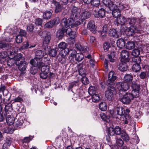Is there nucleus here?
Returning a JSON list of instances; mask_svg holds the SVG:
<instances>
[{"instance_id":"1","label":"nucleus","mask_w":149,"mask_h":149,"mask_svg":"<svg viewBox=\"0 0 149 149\" xmlns=\"http://www.w3.org/2000/svg\"><path fill=\"white\" fill-rule=\"evenodd\" d=\"M116 93V88L113 86H109L107 90L105 92V96L107 100L110 101L109 104L111 105V102L114 99V95Z\"/></svg>"},{"instance_id":"2","label":"nucleus","mask_w":149,"mask_h":149,"mask_svg":"<svg viewBox=\"0 0 149 149\" xmlns=\"http://www.w3.org/2000/svg\"><path fill=\"white\" fill-rule=\"evenodd\" d=\"M116 87L119 91V95L122 97L125 92L130 88V85L126 82H119L116 83Z\"/></svg>"},{"instance_id":"3","label":"nucleus","mask_w":149,"mask_h":149,"mask_svg":"<svg viewBox=\"0 0 149 149\" xmlns=\"http://www.w3.org/2000/svg\"><path fill=\"white\" fill-rule=\"evenodd\" d=\"M50 60L49 58H47L46 56L44 57L42 60H41V62L40 65L38 68H41V71L42 72H48L49 65L50 64Z\"/></svg>"},{"instance_id":"4","label":"nucleus","mask_w":149,"mask_h":149,"mask_svg":"<svg viewBox=\"0 0 149 149\" xmlns=\"http://www.w3.org/2000/svg\"><path fill=\"white\" fill-rule=\"evenodd\" d=\"M103 0L102 2L104 4L109 8L114 9L117 7L119 3L120 2L121 0Z\"/></svg>"},{"instance_id":"5","label":"nucleus","mask_w":149,"mask_h":149,"mask_svg":"<svg viewBox=\"0 0 149 149\" xmlns=\"http://www.w3.org/2000/svg\"><path fill=\"white\" fill-rule=\"evenodd\" d=\"M131 87L132 89L131 92L135 95V97H138L140 93V85L135 82H132Z\"/></svg>"},{"instance_id":"6","label":"nucleus","mask_w":149,"mask_h":149,"mask_svg":"<svg viewBox=\"0 0 149 149\" xmlns=\"http://www.w3.org/2000/svg\"><path fill=\"white\" fill-rule=\"evenodd\" d=\"M81 11V9L75 6H73L71 9V17L74 18V19H78Z\"/></svg>"},{"instance_id":"7","label":"nucleus","mask_w":149,"mask_h":149,"mask_svg":"<svg viewBox=\"0 0 149 149\" xmlns=\"http://www.w3.org/2000/svg\"><path fill=\"white\" fill-rule=\"evenodd\" d=\"M127 22V20L123 16H120L116 19V22L117 24H120L121 25V30L122 31H125L127 30L126 28L123 29L124 26L125 27L124 24L125 22Z\"/></svg>"},{"instance_id":"8","label":"nucleus","mask_w":149,"mask_h":149,"mask_svg":"<svg viewBox=\"0 0 149 149\" xmlns=\"http://www.w3.org/2000/svg\"><path fill=\"white\" fill-rule=\"evenodd\" d=\"M108 79L107 81V84L111 85H113L114 81L116 79V77L115 72L113 71H112L109 72L108 74Z\"/></svg>"},{"instance_id":"9","label":"nucleus","mask_w":149,"mask_h":149,"mask_svg":"<svg viewBox=\"0 0 149 149\" xmlns=\"http://www.w3.org/2000/svg\"><path fill=\"white\" fill-rule=\"evenodd\" d=\"M68 53L60 52L56 57L58 61L61 64L65 63L67 60L66 56Z\"/></svg>"},{"instance_id":"10","label":"nucleus","mask_w":149,"mask_h":149,"mask_svg":"<svg viewBox=\"0 0 149 149\" xmlns=\"http://www.w3.org/2000/svg\"><path fill=\"white\" fill-rule=\"evenodd\" d=\"M120 56L121 62H128L129 61L130 54L128 51L126 50H122L120 53Z\"/></svg>"},{"instance_id":"11","label":"nucleus","mask_w":149,"mask_h":149,"mask_svg":"<svg viewBox=\"0 0 149 149\" xmlns=\"http://www.w3.org/2000/svg\"><path fill=\"white\" fill-rule=\"evenodd\" d=\"M91 16V14L89 12L84 10L80 13L78 19L81 21H84L89 18Z\"/></svg>"},{"instance_id":"12","label":"nucleus","mask_w":149,"mask_h":149,"mask_svg":"<svg viewBox=\"0 0 149 149\" xmlns=\"http://www.w3.org/2000/svg\"><path fill=\"white\" fill-rule=\"evenodd\" d=\"M67 44L64 42H62L59 43L58 45V48L60 49L61 51L60 52L69 53V50L67 47Z\"/></svg>"},{"instance_id":"13","label":"nucleus","mask_w":149,"mask_h":149,"mask_svg":"<svg viewBox=\"0 0 149 149\" xmlns=\"http://www.w3.org/2000/svg\"><path fill=\"white\" fill-rule=\"evenodd\" d=\"M139 31V29L136 26H131L127 29V35L129 36H134V33H137Z\"/></svg>"},{"instance_id":"14","label":"nucleus","mask_w":149,"mask_h":149,"mask_svg":"<svg viewBox=\"0 0 149 149\" xmlns=\"http://www.w3.org/2000/svg\"><path fill=\"white\" fill-rule=\"evenodd\" d=\"M15 64L16 65L18 66V69L21 71H24L27 65V63L24 61L17 62L15 63Z\"/></svg>"},{"instance_id":"15","label":"nucleus","mask_w":149,"mask_h":149,"mask_svg":"<svg viewBox=\"0 0 149 149\" xmlns=\"http://www.w3.org/2000/svg\"><path fill=\"white\" fill-rule=\"evenodd\" d=\"M41 62V60L38 58H35L31 60L30 62V63L33 67H36L38 68L40 66Z\"/></svg>"},{"instance_id":"16","label":"nucleus","mask_w":149,"mask_h":149,"mask_svg":"<svg viewBox=\"0 0 149 149\" xmlns=\"http://www.w3.org/2000/svg\"><path fill=\"white\" fill-rule=\"evenodd\" d=\"M120 119L123 121V123L124 124H127L129 122L130 123L132 121L131 116L127 113H125L122 116H121Z\"/></svg>"},{"instance_id":"17","label":"nucleus","mask_w":149,"mask_h":149,"mask_svg":"<svg viewBox=\"0 0 149 149\" xmlns=\"http://www.w3.org/2000/svg\"><path fill=\"white\" fill-rule=\"evenodd\" d=\"M75 54V57L76 60L78 61H80L83 59L84 56L83 54L81 53H76L75 51H74L72 53L70 54V56L73 57Z\"/></svg>"},{"instance_id":"18","label":"nucleus","mask_w":149,"mask_h":149,"mask_svg":"<svg viewBox=\"0 0 149 149\" xmlns=\"http://www.w3.org/2000/svg\"><path fill=\"white\" fill-rule=\"evenodd\" d=\"M127 62L121 61V63L117 66L118 70L122 72L126 71L128 69V66L126 63Z\"/></svg>"},{"instance_id":"19","label":"nucleus","mask_w":149,"mask_h":149,"mask_svg":"<svg viewBox=\"0 0 149 149\" xmlns=\"http://www.w3.org/2000/svg\"><path fill=\"white\" fill-rule=\"evenodd\" d=\"M35 56L36 58H41V60H42L43 58L45 56H46L47 58H49L48 56V55L46 53L43 52L42 51L40 50H38L36 52Z\"/></svg>"},{"instance_id":"20","label":"nucleus","mask_w":149,"mask_h":149,"mask_svg":"<svg viewBox=\"0 0 149 149\" xmlns=\"http://www.w3.org/2000/svg\"><path fill=\"white\" fill-rule=\"evenodd\" d=\"M105 11L104 9L101 8L97 12L95 11L94 13V16L96 18H103L105 15Z\"/></svg>"},{"instance_id":"21","label":"nucleus","mask_w":149,"mask_h":149,"mask_svg":"<svg viewBox=\"0 0 149 149\" xmlns=\"http://www.w3.org/2000/svg\"><path fill=\"white\" fill-rule=\"evenodd\" d=\"M111 10H112V14L113 16L116 18H117L121 16V12L120 10L119 9H117V8H115L114 9H111V8H109Z\"/></svg>"},{"instance_id":"22","label":"nucleus","mask_w":149,"mask_h":149,"mask_svg":"<svg viewBox=\"0 0 149 149\" xmlns=\"http://www.w3.org/2000/svg\"><path fill=\"white\" fill-rule=\"evenodd\" d=\"M87 28L90 30L93 33L96 32V29L95 22L93 21H90L88 23L87 26Z\"/></svg>"},{"instance_id":"23","label":"nucleus","mask_w":149,"mask_h":149,"mask_svg":"<svg viewBox=\"0 0 149 149\" xmlns=\"http://www.w3.org/2000/svg\"><path fill=\"white\" fill-rule=\"evenodd\" d=\"M6 118V122L9 125H12L13 124L15 119L12 115H8L6 116V117L3 116V118Z\"/></svg>"},{"instance_id":"24","label":"nucleus","mask_w":149,"mask_h":149,"mask_svg":"<svg viewBox=\"0 0 149 149\" xmlns=\"http://www.w3.org/2000/svg\"><path fill=\"white\" fill-rule=\"evenodd\" d=\"M52 3L55 6V12L56 13H58L61 10V7L59 2L54 1L52 0Z\"/></svg>"},{"instance_id":"25","label":"nucleus","mask_w":149,"mask_h":149,"mask_svg":"<svg viewBox=\"0 0 149 149\" xmlns=\"http://www.w3.org/2000/svg\"><path fill=\"white\" fill-rule=\"evenodd\" d=\"M65 30L64 27H63L62 29H59L56 33V37L59 39H61L63 38Z\"/></svg>"},{"instance_id":"26","label":"nucleus","mask_w":149,"mask_h":149,"mask_svg":"<svg viewBox=\"0 0 149 149\" xmlns=\"http://www.w3.org/2000/svg\"><path fill=\"white\" fill-rule=\"evenodd\" d=\"M109 34L110 36L115 38H118L119 37L118 32L116 29H113L109 30Z\"/></svg>"},{"instance_id":"27","label":"nucleus","mask_w":149,"mask_h":149,"mask_svg":"<svg viewBox=\"0 0 149 149\" xmlns=\"http://www.w3.org/2000/svg\"><path fill=\"white\" fill-rule=\"evenodd\" d=\"M117 45L118 47L120 48H123L125 45V42L124 40L123 39H118L117 41Z\"/></svg>"},{"instance_id":"28","label":"nucleus","mask_w":149,"mask_h":149,"mask_svg":"<svg viewBox=\"0 0 149 149\" xmlns=\"http://www.w3.org/2000/svg\"><path fill=\"white\" fill-rule=\"evenodd\" d=\"M11 48V46L10 44L3 43L1 41H0V48H4L8 50Z\"/></svg>"},{"instance_id":"29","label":"nucleus","mask_w":149,"mask_h":149,"mask_svg":"<svg viewBox=\"0 0 149 149\" xmlns=\"http://www.w3.org/2000/svg\"><path fill=\"white\" fill-rule=\"evenodd\" d=\"M12 56L15 63L17 62H20L21 60L22 61V55L21 53H18L15 55Z\"/></svg>"},{"instance_id":"30","label":"nucleus","mask_w":149,"mask_h":149,"mask_svg":"<svg viewBox=\"0 0 149 149\" xmlns=\"http://www.w3.org/2000/svg\"><path fill=\"white\" fill-rule=\"evenodd\" d=\"M34 137V136L31 135H29V136L25 137L21 140V142L24 143H29L31 141H32Z\"/></svg>"},{"instance_id":"31","label":"nucleus","mask_w":149,"mask_h":149,"mask_svg":"<svg viewBox=\"0 0 149 149\" xmlns=\"http://www.w3.org/2000/svg\"><path fill=\"white\" fill-rule=\"evenodd\" d=\"M116 111L118 115L122 116L125 112V110L122 107H117L116 108Z\"/></svg>"},{"instance_id":"32","label":"nucleus","mask_w":149,"mask_h":149,"mask_svg":"<svg viewBox=\"0 0 149 149\" xmlns=\"http://www.w3.org/2000/svg\"><path fill=\"white\" fill-rule=\"evenodd\" d=\"M135 46V43L133 41H129L126 44V48L129 50L132 49Z\"/></svg>"},{"instance_id":"33","label":"nucleus","mask_w":149,"mask_h":149,"mask_svg":"<svg viewBox=\"0 0 149 149\" xmlns=\"http://www.w3.org/2000/svg\"><path fill=\"white\" fill-rule=\"evenodd\" d=\"M52 15V13L50 11L47 10L43 12L42 16L44 19H50Z\"/></svg>"},{"instance_id":"34","label":"nucleus","mask_w":149,"mask_h":149,"mask_svg":"<svg viewBox=\"0 0 149 149\" xmlns=\"http://www.w3.org/2000/svg\"><path fill=\"white\" fill-rule=\"evenodd\" d=\"M132 79L133 76L132 75L127 74L125 75L123 80L126 82H130L132 81Z\"/></svg>"},{"instance_id":"35","label":"nucleus","mask_w":149,"mask_h":149,"mask_svg":"<svg viewBox=\"0 0 149 149\" xmlns=\"http://www.w3.org/2000/svg\"><path fill=\"white\" fill-rule=\"evenodd\" d=\"M119 8V9H124L125 10L128 9L129 8V6L128 5L122 3L121 2L119 3V4L117 5V7Z\"/></svg>"},{"instance_id":"36","label":"nucleus","mask_w":149,"mask_h":149,"mask_svg":"<svg viewBox=\"0 0 149 149\" xmlns=\"http://www.w3.org/2000/svg\"><path fill=\"white\" fill-rule=\"evenodd\" d=\"M23 123V118L22 117H20L16 122L15 125L16 127H20V126L22 125Z\"/></svg>"},{"instance_id":"37","label":"nucleus","mask_w":149,"mask_h":149,"mask_svg":"<svg viewBox=\"0 0 149 149\" xmlns=\"http://www.w3.org/2000/svg\"><path fill=\"white\" fill-rule=\"evenodd\" d=\"M100 115L101 118L103 120L107 122L110 121V116H106L104 113H101Z\"/></svg>"},{"instance_id":"38","label":"nucleus","mask_w":149,"mask_h":149,"mask_svg":"<svg viewBox=\"0 0 149 149\" xmlns=\"http://www.w3.org/2000/svg\"><path fill=\"white\" fill-rule=\"evenodd\" d=\"M13 139L11 138L10 136H7L5 138V142L3 145L5 144L6 145L8 146H10L12 141Z\"/></svg>"},{"instance_id":"39","label":"nucleus","mask_w":149,"mask_h":149,"mask_svg":"<svg viewBox=\"0 0 149 149\" xmlns=\"http://www.w3.org/2000/svg\"><path fill=\"white\" fill-rule=\"evenodd\" d=\"M2 131L5 133L12 134L13 133V129L7 127H4L2 129Z\"/></svg>"},{"instance_id":"40","label":"nucleus","mask_w":149,"mask_h":149,"mask_svg":"<svg viewBox=\"0 0 149 149\" xmlns=\"http://www.w3.org/2000/svg\"><path fill=\"white\" fill-rule=\"evenodd\" d=\"M107 105L105 102H101L99 104V109L102 111H106L107 109Z\"/></svg>"},{"instance_id":"41","label":"nucleus","mask_w":149,"mask_h":149,"mask_svg":"<svg viewBox=\"0 0 149 149\" xmlns=\"http://www.w3.org/2000/svg\"><path fill=\"white\" fill-rule=\"evenodd\" d=\"M122 97H123L120 99V101L123 103L125 104H128L130 103L131 101L125 96L124 94L123 95V96Z\"/></svg>"},{"instance_id":"42","label":"nucleus","mask_w":149,"mask_h":149,"mask_svg":"<svg viewBox=\"0 0 149 149\" xmlns=\"http://www.w3.org/2000/svg\"><path fill=\"white\" fill-rule=\"evenodd\" d=\"M91 95L92 96V100L93 102H97L99 101L100 97L98 94L95 93Z\"/></svg>"},{"instance_id":"43","label":"nucleus","mask_w":149,"mask_h":149,"mask_svg":"<svg viewBox=\"0 0 149 149\" xmlns=\"http://www.w3.org/2000/svg\"><path fill=\"white\" fill-rule=\"evenodd\" d=\"M49 53L50 56L54 57L57 54V52L55 49L50 48L49 50Z\"/></svg>"},{"instance_id":"44","label":"nucleus","mask_w":149,"mask_h":149,"mask_svg":"<svg viewBox=\"0 0 149 149\" xmlns=\"http://www.w3.org/2000/svg\"><path fill=\"white\" fill-rule=\"evenodd\" d=\"M51 39V36L49 35H46L44 38L43 43L44 44H48Z\"/></svg>"},{"instance_id":"45","label":"nucleus","mask_w":149,"mask_h":149,"mask_svg":"<svg viewBox=\"0 0 149 149\" xmlns=\"http://www.w3.org/2000/svg\"><path fill=\"white\" fill-rule=\"evenodd\" d=\"M124 95L130 101L132 100L134 97H135V95L134 93H132V92H131V93L129 92H126L125 93V94H124Z\"/></svg>"},{"instance_id":"46","label":"nucleus","mask_w":149,"mask_h":149,"mask_svg":"<svg viewBox=\"0 0 149 149\" xmlns=\"http://www.w3.org/2000/svg\"><path fill=\"white\" fill-rule=\"evenodd\" d=\"M121 136L124 141H127L130 140L129 136L125 132L123 131L121 134Z\"/></svg>"},{"instance_id":"47","label":"nucleus","mask_w":149,"mask_h":149,"mask_svg":"<svg viewBox=\"0 0 149 149\" xmlns=\"http://www.w3.org/2000/svg\"><path fill=\"white\" fill-rule=\"evenodd\" d=\"M88 93L90 95L95 94V89L94 86H91L88 89Z\"/></svg>"},{"instance_id":"48","label":"nucleus","mask_w":149,"mask_h":149,"mask_svg":"<svg viewBox=\"0 0 149 149\" xmlns=\"http://www.w3.org/2000/svg\"><path fill=\"white\" fill-rule=\"evenodd\" d=\"M137 20V19L134 17L128 18L127 22H128L130 24H133L136 23Z\"/></svg>"},{"instance_id":"49","label":"nucleus","mask_w":149,"mask_h":149,"mask_svg":"<svg viewBox=\"0 0 149 149\" xmlns=\"http://www.w3.org/2000/svg\"><path fill=\"white\" fill-rule=\"evenodd\" d=\"M91 4L92 6L94 7H98L100 4V0H92Z\"/></svg>"},{"instance_id":"50","label":"nucleus","mask_w":149,"mask_h":149,"mask_svg":"<svg viewBox=\"0 0 149 149\" xmlns=\"http://www.w3.org/2000/svg\"><path fill=\"white\" fill-rule=\"evenodd\" d=\"M75 19L74 18L71 17L68 19L67 22V27L69 26H71V27H73V25Z\"/></svg>"},{"instance_id":"51","label":"nucleus","mask_w":149,"mask_h":149,"mask_svg":"<svg viewBox=\"0 0 149 149\" xmlns=\"http://www.w3.org/2000/svg\"><path fill=\"white\" fill-rule=\"evenodd\" d=\"M141 69L139 64H134L132 66V70L133 71L137 72L139 71Z\"/></svg>"},{"instance_id":"52","label":"nucleus","mask_w":149,"mask_h":149,"mask_svg":"<svg viewBox=\"0 0 149 149\" xmlns=\"http://www.w3.org/2000/svg\"><path fill=\"white\" fill-rule=\"evenodd\" d=\"M12 57L11 58H9L8 60L7 65L8 66H12L14 65L15 63V62L13 58V56H12Z\"/></svg>"},{"instance_id":"53","label":"nucleus","mask_w":149,"mask_h":149,"mask_svg":"<svg viewBox=\"0 0 149 149\" xmlns=\"http://www.w3.org/2000/svg\"><path fill=\"white\" fill-rule=\"evenodd\" d=\"M54 25L52 21H50L48 22H47L44 25V27L45 28H51Z\"/></svg>"},{"instance_id":"54","label":"nucleus","mask_w":149,"mask_h":149,"mask_svg":"<svg viewBox=\"0 0 149 149\" xmlns=\"http://www.w3.org/2000/svg\"><path fill=\"white\" fill-rule=\"evenodd\" d=\"M116 143L118 146H122L124 144V142L121 138H117L116 139Z\"/></svg>"},{"instance_id":"55","label":"nucleus","mask_w":149,"mask_h":149,"mask_svg":"<svg viewBox=\"0 0 149 149\" xmlns=\"http://www.w3.org/2000/svg\"><path fill=\"white\" fill-rule=\"evenodd\" d=\"M140 53V51L138 49H133L132 52V54L135 57L138 56Z\"/></svg>"},{"instance_id":"56","label":"nucleus","mask_w":149,"mask_h":149,"mask_svg":"<svg viewBox=\"0 0 149 149\" xmlns=\"http://www.w3.org/2000/svg\"><path fill=\"white\" fill-rule=\"evenodd\" d=\"M42 19L40 18L36 19L35 20V24L37 26H41L42 23Z\"/></svg>"},{"instance_id":"57","label":"nucleus","mask_w":149,"mask_h":149,"mask_svg":"<svg viewBox=\"0 0 149 149\" xmlns=\"http://www.w3.org/2000/svg\"><path fill=\"white\" fill-rule=\"evenodd\" d=\"M48 72H42L40 74V77L42 79H46L47 77V74Z\"/></svg>"},{"instance_id":"58","label":"nucleus","mask_w":149,"mask_h":149,"mask_svg":"<svg viewBox=\"0 0 149 149\" xmlns=\"http://www.w3.org/2000/svg\"><path fill=\"white\" fill-rule=\"evenodd\" d=\"M115 132L116 135H120L122 134L123 131H121V128L119 126H116L115 128Z\"/></svg>"},{"instance_id":"59","label":"nucleus","mask_w":149,"mask_h":149,"mask_svg":"<svg viewBox=\"0 0 149 149\" xmlns=\"http://www.w3.org/2000/svg\"><path fill=\"white\" fill-rule=\"evenodd\" d=\"M67 41L70 45H73L75 43L74 38L73 37H70L67 40Z\"/></svg>"},{"instance_id":"60","label":"nucleus","mask_w":149,"mask_h":149,"mask_svg":"<svg viewBox=\"0 0 149 149\" xmlns=\"http://www.w3.org/2000/svg\"><path fill=\"white\" fill-rule=\"evenodd\" d=\"M132 61L135 64H139L141 62V59L139 57H135L132 58Z\"/></svg>"},{"instance_id":"61","label":"nucleus","mask_w":149,"mask_h":149,"mask_svg":"<svg viewBox=\"0 0 149 149\" xmlns=\"http://www.w3.org/2000/svg\"><path fill=\"white\" fill-rule=\"evenodd\" d=\"M22 36L17 35L16 37V41L18 43H20L22 42Z\"/></svg>"},{"instance_id":"62","label":"nucleus","mask_w":149,"mask_h":149,"mask_svg":"<svg viewBox=\"0 0 149 149\" xmlns=\"http://www.w3.org/2000/svg\"><path fill=\"white\" fill-rule=\"evenodd\" d=\"M26 29L27 30L28 32H32L34 29V25L32 24H29L28 25Z\"/></svg>"},{"instance_id":"63","label":"nucleus","mask_w":149,"mask_h":149,"mask_svg":"<svg viewBox=\"0 0 149 149\" xmlns=\"http://www.w3.org/2000/svg\"><path fill=\"white\" fill-rule=\"evenodd\" d=\"M67 22L68 20H67V18H64L62 19L61 24L62 26L67 27Z\"/></svg>"},{"instance_id":"64","label":"nucleus","mask_w":149,"mask_h":149,"mask_svg":"<svg viewBox=\"0 0 149 149\" xmlns=\"http://www.w3.org/2000/svg\"><path fill=\"white\" fill-rule=\"evenodd\" d=\"M37 67L32 66L31 67L30 70V72L31 73L33 74H36L37 72Z\"/></svg>"}]
</instances>
